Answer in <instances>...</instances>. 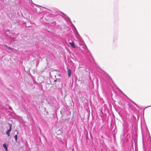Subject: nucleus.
<instances>
[{"mask_svg":"<svg viewBox=\"0 0 151 151\" xmlns=\"http://www.w3.org/2000/svg\"><path fill=\"white\" fill-rule=\"evenodd\" d=\"M150 106H148V107H150Z\"/></svg>","mask_w":151,"mask_h":151,"instance_id":"ddd939ff","label":"nucleus"},{"mask_svg":"<svg viewBox=\"0 0 151 151\" xmlns=\"http://www.w3.org/2000/svg\"><path fill=\"white\" fill-rule=\"evenodd\" d=\"M76 37H77V38L78 39H80V36L79 35V34L78 33H77V35H76Z\"/></svg>","mask_w":151,"mask_h":151,"instance_id":"0eeeda50","label":"nucleus"},{"mask_svg":"<svg viewBox=\"0 0 151 151\" xmlns=\"http://www.w3.org/2000/svg\"><path fill=\"white\" fill-rule=\"evenodd\" d=\"M29 1H31L32 2V1L31 0H29Z\"/></svg>","mask_w":151,"mask_h":151,"instance_id":"f8f14e48","label":"nucleus"},{"mask_svg":"<svg viewBox=\"0 0 151 151\" xmlns=\"http://www.w3.org/2000/svg\"><path fill=\"white\" fill-rule=\"evenodd\" d=\"M3 146L5 149L6 150V151H7V147L6 146V144H4L3 145Z\"/></svg>","mask_w":151,"mask_h":151,"instance_id":"7ed1b4c3","label":"nucleus"},{"mask_svg":"<svg viewBox=\"0 0 151 151\" xmlns=\"http://www.w3.org/2000/svg\"><path fill=\"white\" fill-rule=\"evenodd\" d=\"M67 18V20L69 21V22L72 24V25L74 27V25L72 23V22H71V20H70V18L69 17H68Z\"/></svg>","mask_w":151,"mask_h":151,"instance_id":"20e7f679","label":"nucleus"},{"mask_svg":"<svg viewBox=\"0 0 151 151\" xmlns=\"http://www.w3.org/2000/svg\"><path fill=\"white\" fill-rule=\"evenodd\" d=\"M17 134H18V132H17Z\"/></svg>","mask_w":151,"mask_h":151,"instance_id":"2eb2a0df","label":"nucleus"},{"mask_svg":"<svg viewBox=\"0 0 151 151\" xmlns=\"http://www.w3.org/2000/svg\"><path fill=\"white\" fill-rule=\"evenodd\" d=\"M69 77H70L71 76V71L70 69H68L67 71Z\"/></svg>","mask_w":151,"mask_h":151,"instance_id":"f03ea898","label":"nucleus"},{"mask_svg":"<svg viewBox=\"0 0 151 151\" xmlns=\"http://www.w3.org/2000/svg\"><path fill=\"white\" fill-rule=\"evenodd\" d=\"M12 128H9V129L7 131L9 132H10L11 131Z\"/></svg>","mask_w":151,"mask_h":151,"instance_id":"6e6552de","label":"nucleus"},{"mask_svg":"<svg viewBox=\"0 0 151 151\" xmlns=\"http://www.w3.org/2000/svg\"><path fill=\"white\" fill-rule=\"evenodd\" d=\"M10 132L7 130L6 134L8 136H10Z\"/></svg>","mask_w":151,"mask_h":151,"instance_id":"39448f33","label":"nucleus"},{"mask_svg":"<svg viewBox=\"0 0 151 151\" xmlns=\"http://www.w3.org/2000/svg\"><path fill=\"white\" fill-rule=\"evenodd\" d=\"M4 47H7V48H8V47H7V46L6 45H4Z\"/></svg>","mask_w":151,"mask_h":151,"instance_id":"9d476101","label":"nucleus"},{"mask_svg":"<svg viewBox=\"0 0 151 151\" xmlns=\"http://www.w3.org/2000/svg\"><path fill=\"white\" fill-rule=\"evenodd\" d=\"M69 43L71 45V46L74 48H76V46L75 44V43L73 42H69Z\"/></svg>","mask_w":151,"mask_h":151,"instance_id":"f257e3e1","label":"nucleus"},{"mask_svg":"<svg viewBox=\"0 0 151 151\" xmlns=\"http://www.w3.org/2000/svg\"><path fill=\"white\" fill-rule=\"evenodd\" d=\"M83 41H82V43H83Z\"/></svg>","mask_w":151,"mask_h":151,"instance_id":"4468645a","label":"nucleus"},{"mask_svg":"<svg viewBox=\"0 0 151 151\" xmlns=\"http://www.w3.org/2000/svg\"><path fill=\"white\" fill-rule=\"evenodd\" d=\"M9 128H12V125L11 124H9Z\"/></svg>","mask_w":151,"mask_h":151,"instance_id":"1a4fd4ad","label":"nucleus"},{"mask_svg":"<svg viewBox=\"0 0 151 151\" xmlns=\"http://www.w3.org/2000/svg\"><path fill=\"white\" fill-rule=\"evenodd\" d=\"M56 80H55L54 81H55H55H56Z\"/></svg>","mask_w":151,"mask_h":151,"instance_id":"9b49d317","label":"nucleus"},{"mask_svg":"<svg viewBox=\"0 0 151 151\" xmlns=\"http://www.w3.org/2000/svg\"><path fill=\"white\" fill-rule=\"evenodd\" d=\"M14 138L15 139V140L16 141H17V135H16L14 136Z\"/></svg>","mask_w":151,"mask_h":151,"instance_id":"423d86ee","label":"nucleus"}]
</instances>
